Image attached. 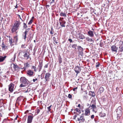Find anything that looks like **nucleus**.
<instances>
[{"instance_id":"nucleus-1","label":"nucleus","mask_w":123,"mask_h":123,"mask_svg":"<svg viewBox=\"0 0 123 123\" xmlns=\"http://www.w3.org/2000/svg\"><path fill=\"white\" fill-rule=\"evenodd\" d=\"M21 84L19 86L20 88L28 86L30 85V82L25 77H22L20 79Z\"/></svg>"},{"instance_id":"nucleus-2","label":"nucleus","mask_w":123,"mask_h":123,"mask_svg":"<svg viewBox=\"0 0 123 123\" xmlns=\"http://www.w3.org/2000/svg\"><path fill=\"white\" fill-rule=\"evenodd\" d=\"M20 23L19 21H17L15 22L11 29V31L12 33L15 32L16 34H17L18 32L17 31L19 28Z\"/></svg>"},{"instance_id":"nucleus-3","label":"nucleus","mask_w":123,"mask_h":123,"mask_svg":"<svg viewBox=\"0 0 123 123\" xmlns=\"http://www.w3.org/2000/svg\"><path fill=\"white\" fill-rule=\"evenodd\" d=\"M95 98L93 99H92L91 102V104L89 107V108L90 107H91V109H92L93 111H94V110L96 108V103L95 102Z\"/></svg>"},{"instance_id":"nucleus-4","label":"nucleus","mask_w":123,"mask_h":123,"mask_svg":"<svg viewBox=\"0 0 123 123\" xmlns=\"http://www.w3.org/2000/svg\"><path fill=\"white\" fill-rule=\"evenodd\" d=\"M119 52H122L123 51V42L120 41L119 43Z\"/></svg>"},{"instance_id":"nucleus-5","label":"nucleus","mask_w":123,"mask_h":123,"mask_svg":"<svg viewBox=\"0 0 123 123\" xmlns=\"http://www.w3.org/2000/svg\"><path fill=\"white\" fill-rule=\"evenodd\" d=\"M78 121H79L80 122H84L85 121V119L84 117V114H82L81 115L80 117H78L77 118Z\"/></svg>"},{"instance_id":"nucleus-6","label":"nucleus","mask_w":123,"mask_h":123,"mask_svg":"<svg viewBox=\"0 0 123 123\" xmlns=\"http://www.w3.org/2000/svg\"><path fill=\"white\" fill-rule=\"evenodd\" d=\"M9 91L12 92L13 91L14 85L13 83H11L9 86Z\"/></svg>"},{"instance_id":"nucleus-7","label":"nucleus","mask_w":123,"mask_h":123,"mask_svg":"<svg viewBox=\"0 0 123 123\" xmlns=\"http://www.w3.org/2000/svg\"><path fill=\"white\" fill-rule=\"evenodd\" d=\"M7 37H9V42L10 44V46H12L13 45H15L14 42H13V40L12 37H11L10 36H7Z\"/></svg>"},{"instance_id":"nucleus-8","label":"nucleus","mask_w":123,"mask_h":123,"mask_svg":"<svg viewBox=\"0 0 123 123\" xmlns=\"http://www.w3.org/2000/svg\"><path fill=\"white\" fill-rule=\"evenodd\" d=\"M122 108L121 106L119 107L116 110L117 114V116L120 115L121 114Z\"/></svg>"},{"instance_id":"nucleus-9","label":"nucleus","mask_w":123,"mask_h":123,"mask_svg":"<svg viewBox=\"0 0 123 123\" xmlns=\"http://www.w3.org/2000/svg\"><path fill=\"white\" fill-rule=\"evenodd\" d=\"M30 55L29 53L26 51V52H25L24 55H23L25 59L27 60L30 58Z\"/></svg>"},{"instance_id":"nucleus-10","label":"nucleus","mask_w":123,"mask_h":123,"mask_svg":"<svg viewBox=\"0 0 123 123\" xmlns=\"http://www.w3.org/2000/svg\"><path fill=\"white\" fill-rule=\"evenodd\" d=\"M81 68L78 66H76L74 68V70L77 74L79 73L81 71Z\"/></svg>"},{"instance_id":"nucleus-11","label":"nucleus","mask_w":123,"mask_h":123,"mask_svg":"<svg viewBox=\"0 0 123 123\" xmlns=\"http://www.w3.org/2000/svg\"><path fill=\"white\" fill-rule=\"evenodd\" d=\"M111 48V50L112 51L115 52H117V50L118 49V47L115 45L112 46Z\"/></svg>"},{"instance_id":"nucleus-12","label":"nucleus","mask_w":123,"mask_h":123,"mask_svg":"<svg viewBox=\"0 0 123 123\" xmlns=\"http://www.w3.org/2000/svg\"><path fill=\"white\" fill-rule=\"evenodd\" d=\"M59 23L60 25L62 27H65V24L66 23V22L64 20H61V18L59 19Z\"/></svg>"},{"instance_id":"nucleus-13","label":"nucleus","mask_w":123,"mask_h":123,"mask_svg":"<svg viewBox=\"0 0 123 123\" xmlns=\"http://www.w3.org/2000/svg\"><path fill=\"white\" fill-rule=\"evenodd\" d=\"M51 74L49 73H47L45 74V79L46 81H48L49 80V77L50 76Z\"/></svg>"},{"instance_id":"nucleus-14","label":"nucleus","mask_w":123,"mask_h":123,"mask_svg":"<svg viewBox=\"0 0 123 123\" xmlns=\"http://www.w3.org/2000/svg\"><path fill=\"white\" fill-rule=\"evenodd\" d=\"M90 110L89 108H87L85 110L84 115L86 116H89L90 114Z\"/></svg>"},{"instance_id":"nucleus-15","label":"nucleus","mask_w":123,"mask_h":123,"mask_svg":"<svg viewBox=\"0 0 123 123\" xmlns=\"http://www.w3.org/2000/svg\"><path fill=\"white\" fill-rule=\"evenodd\" d=\"M33 117L31 116H29L28 117L27 123H31L32 122Z\"/></svg>"},{"instance_id":"nucleus-16","label":"nucleus","mask_w":123,"mask_h":123,"mask_svg":"<svg viewBox=\"0 0 123 123\" xmlns=\"http://www.w3.org/2000/svg\"><path fill=\"white\" fill-rule=\"evenodd\" d=\"M34 72L31 70H29L27 71L26 73L29 76H32Z\"/></svg>"},{"instance_id":"nucleus-17","label":"nucleus","mask_w":123,"mask_h":123,"mask_svg":"<svg viewBox=\"0 0 123 123\" xmlns=\"http://www.w3.org/2000/svg\"><path fill=\"white\" fill-rule=\"evenodd\" d=\"M43 66V62H39V64L38 66L37 69L38 70V71L40 72Z\"/></svg>"},{"instance_id":"nucleus-18","label":"nucleus","mask_w":123,"mask_h":123,"mask_svg":"<svg viewBox=\"0 0 123 123\" xmlns=\"http://www.w3.org/2000/svg\"><path fill=\"white\" fill-rule=\"evenodd\" d=\"M29 28L26 29V30L25 31V32L23 33V37H24V39L25 40L26 39L27 34L28 31V30H29Z\"/></svg>"},{"instance_id":"nucleus-19","label":"nucleus","mask_w":123,"mask_h":123,"mask_svg":"<svg viewBox=\"0 0 123 123\" xmlns=\"http://www.w3.org/2000/svg\"><path fill=\"white\" fill-rule=\"evenodd\" d=\"M87 34L89 36L91 37H93L94 35L93 32L90 30L87 32Z\"/></svg>"},{"instance_id":"nucleus-20","label":"nucleus","mask_w":123,"mask_h":123,"mask_svg":"<svg viewBox=\"0 0 123 123\" xmlns=\"http://www.w3.org/2000/svg\"><path fill=\"white\" fill-rule=\"evenodd\" d=\"M13 42H14V44L16 45L17 44V43L18 40V38L17 36H16L14 37V38L13 40Z\"/></svg>"},{"instance_id":"nucleus-21","label":"nucleus","mask_w":123,"mask_h":123,"mask_svg":"<svg viewBox=\"0 0 123 123\" xmlns=\"http://www.w3.org/2000/svg\"><path fill=\"white\" fill-rule=\"evenodd\" d=\"M24 65L25 66L23 68L24 70L26 69V68L29 67L30 66L28 62L25 63Z\"/></svg>"},{"instance_id":"nucleus-22","label":"nucleus","mask_w":123,"mask_h":123,"mask_svg":"<svg viewBox=\"0 0 123 123\" xmlns=\"http://www.w3.org/2000/svg\"><path fill=\"white\" fill-rule=\"evenodd\" d=\"M86 40L88 41L89 42H92L93 43L94 42V41L92 39L90 38L89 37H88L86 38Z\"/></svg>"},{"instance_id":"nucleus-23","label":"nucleus","mask_w":123,"mask_h":123,"mask_svg":"<svg viewBox=\"0 0 123 123\" xmlns=\"http://www.w3.org/2000/svg\"><path fill=\"white\" fill-rule=\"evenodd\" d=\"M6 57V56H5L4 57L0 56V62H3Z\"/></svg>"},{"instance_id":"nucleus-24","label":"nucleus","mask_w":123,"mask_h":123,"mask_svg":"<svg viewBox=\"0 0 123 123\" xmlns=\"http://www.w3.org/2000/svg\"><path fill=\"white\" fill-rule=\"evenodd\" d=\"M13 68L15 69V70L16 71L18 70L19 68V67L17 65L14 64H13Z\"/></svg>"},{"instance_id":"nucleus-25","label":"nucleus","mask_w":123,"mask_h":123,"mask_svg":"<svg viewBox=\"0 0 123 123\" xmlns=\"http://www.w3.org/2000/svg\"><path fill=\"white\" fill-rule=\"evenodd\" d=\"M87 93L86 92H85V94L83 95V98L84 100H86L88 98V96H87Z\"/></svg>"},{"instance_id":"nucleus-26","label":"nucleus","mask_w":123,"mask_h":123,"mask_svg":"<svg viewBox=\"0 0 123 123\" xmlns=\"http://www.w3.org/2000/svg\"><path fill=\"white\" fill-rule=\"evenodd\" d=\"M77 49L80 52H82L83 50V49L80 46H77Z\"/></svg>"},{"instance_id":"nucleus-27","label":"nucleus","mask_w":123,"mask_h":123,"mask_svg":"<svg viewBox=\"0 0 123 123\" xmlns=\"http://www.w3.org/2000/svg\"><path fill=\"white\" fill-rule=\"evenodd\" d=\"M79 38L80 39H82L85 38V37L82 34H79Z\"/></svg>"},{"instance_id":"nucleus-28","label":"nucleus","mask_w":123,"mask_h":123,"mask_svg":"<svg viewBox=\"0 0 123 123\" xmlns=\"http://www.w3.org/2000/svg\"><path fill=\"white\" fill-rule=\"evenodd\" d=\"M89 95H91L93 97H94L95 95V94L94 92L92 91L89 92Z\"/></svg>"},{"instance_id":"nucleus-29","label":"nucleus","mask_w":123,"mask_h":123,"mask_svg":"<svg viewBox=\"0 0 123 123\" xmlns=\"http://www.w3.org/2000/svg\"><path fill=\"white\" fill-rule=\"evenodd\" d=\"M60 15L61 16H63L64 17H66L67 16L66 14L62 12L60 13Z\"/></svg>"},{"instance_id":"nucleus-30","label":"nucleus","mask_w":123,"mask_h":123,"mask_svg":"<svg viewBox=\"0 0 123 123\" xmlns=\"http://www.w3.org/2000/svg\"><path fill=\"white\" fill-rule=\"evenodd\" d=\"M25 53V52L23 51L20 50L18 54V55L19 56V55H22L24 53Z\"/></svg>"},{"instance_id":"nucleus-31","label":"nucleus","mask_w":123,"mask_h":123,"mask_svg":"<svg viewBox=\"0 0 123 123\" xmlns=\"http://www.w3.org/2000/svg\"><path fill=\"white\" fill-rule=\"evenodd\" d=\"M104 88L103 87H101L99 89V90L100 93H101L103 92L104 91Z\"/></svg>"},{"instance_id":"nucleus-32","label":"nucleus","mask_w":123,"mask_h":123,"mask_svg":"<svg viewBox=\"0 0 123 123\" xmlns=\"http://www.w3.org/2000/svg\"><path fill=\"white\" fill-rule=\"evenodd\" d=\"M3 123H11L9 122V121L7 120L6 119H4L3 120Z\"/></svg>"},{"instance_id":"nucleus-33","label":"nucleus","mask_w":123,"mask_h":123,"mask_svg":"<svg viewBox=\"0 0 123 123\" xmlns=\"http://www.w3.org/2000/svg\"><path fill=\"white\" fill-rule=\"evenodd\" d=\"M53 39L54 43H55L56 44L58 43V39H57L55 37H54L53 38Z\"/></svg>"},{"instance_id":"nucleus-34","label":"nucleus","mask_w":123,"mask_h":123,"mask_svg":"<svg viewBox=\"0 0 123 123\" xmlns=\"http://www.w3.org/2000/svg\"><path fill=\"white\" fill-rule=\"evenodd\" d=\"M31 68L32 69H34V70L35 72H36L37 70L38 69H37V68L36 67V66H32Z\"/></svg>"},{"instance_id":"nucleus-35","label":"nucleus","mask_w":123,"mask_h":123,"mask_svg":"<svg viewBox=\"0 0 123 123\" xmlns=\"http://www.w3.org/2000/svg\"><path fill=\"white\" fill-rule=\"evenodd\" d=\"M21 100V97H18L16 101V103L17 104H19V102Z\"/></svg>"},{"instance_id":"nucleus-36","label":"nucleus","mask_w":123,"mask_h":123,"mask_svg":"<svg viewBox=\"0 0 123 123\" xmlns=\"http://www.w3.org/2000/svg\"><path fill=\"white\" fill-rule=\"evenodd\" d=\"M77 46V44H74L72 45V47L75 49H76V47Z\"/></svg>"},{"instance_id":"nucleus-37","label":"nucleus","mask_w":123,"mask_h":123,"mask_svg":"<svg viewBox=\"0 0 123 123\" xmlns=\"http://www.w3.org/2000/svg\"><path fill=\"white\" fill-rule=\"evenodd\" d=\"M1 46L2 47V49L3 50H5L7 49V46H6V45L5 46Z\"/></svg>"},{"instance_id":"nucleus-38","label":"nucleus","mask_w":123,"mask_h":123,"mask_svg":"<svg viewBox=\"0 0 123 123\" xmlns=\"http://www.w3.org/2000/svg\"><path fill=\"white\" fill-rule=\"evenodd\" d=\"M58 60H59V63L61 64L62 62V59L61 56H59L58 57Z\"/></svg>"},{"instance_id":"nucleus-39","label":"nucleus","mask_w":123,"mask_h":123,"mask_svg":"<svg viewBox=\"0 0 123 123\" xmlns=\"http://www.w3.org/2000/svg\"><path fill=\"white\" fill-rule=\"evenodd\" d=\"M36 113H37V114H38V113H39L40 111V108H37L36 110Z\"/></svg>"},{"instance_id":"nucleus-40","label":"nucleus","mask_w":123,"mask_h":123,"mask_svg":"<svg viewBox=\"0 0 123 123\" xmlns=\"http://www.w3.org/2000/svg\"><path fill=\"white\" fill-rule=\"evenodd\" d=\"M74 110L77 112L79 113H80L81 112L80 110L78 108H76Z\"/></svg>"},{"instance_id":"nucleus-41","label":"nucleus","mask_w":123,"mask_h":123,"mask_svg":"<svg viewBox=\"0 0 123 123\" xmlns=\"http://www.w3.org/2000/svg\"><path fill=\"white\" fill-rule=\"evenodd\" d=\"M99 115L102 117H104L105 116L106 114L105 113H102V112Z\"/></svg>"},{"instance_id":"nucleus-42","label":"nucleus","mask_w":123,"mask_h":123,"mask_svg":"<svg viewBox=\"0 0 123 123\" xmlns=\"http://www.w3.org/2000/svg\"><path fill=\"white\" fill-rule=\"evenodd\" d=\"M54 31H53V28L52 27L51 31H50V33L51 34H54Z\"/></svg>"},{"instance_id":"nucleus-43","label":"nucleus","mask_w":123,"mask_h":123,"mask_svg":"<svg viewBox=\"0 0 123 123\" xmlns=\"http://www.w3.org/2000/svg\"><path fill=\"white\" fill-rule=\"evenodd\" d=\"M23 27L25 28H26L27 27V26L25 23H23Z\"/></svg>"},{"instance_id":"nucleus-44","label":"nucleus","mask_w":123,"mask_h":123,"mask_svg":"<svg viewBox=\"0 0 123 123\" xmlns=\"http://www.w3.org/2000/svg\"><path fill=\"white\" fill-rule=\"evenodd\" d=\"M52 106V105H51L50 106L47 107V109L49 111H50L51 110V109H50V108Z\"/></svg>"},{"instance_id":"nucleus-45","label":"nucleus","mask_w":123,"mask_h":123,"mask_svg":"<svg viewBox=\"0 0 123 123\" xmlns=\"http://www.w3.org/2000/svg\"><path fill=\"white\" fill-rule=\"evenodd\" d=\"M31 91V89L30 88H28L27 90L25 92H29Z\"/></svg>"},{"instance_id":"nucleus-46","label":"nucleus","mask_w":123,"mask_h":123,"mask_svg":"<svg viewBox=\"0 0 123 123\" xmlns=\"http://www.w3.org/2000/svg\"><path fill=\"white\" fill-rule=\"evenodd\" d=\"M33 22V20L32 19H31L30 20V21L28 23V25H30L32 24Z\"/></svg>"},{"instance_id":"nucleus-47","label":"nucleus","mask_w":123,"mask_h":123,"mask_svg":"<svg viewBox=\"0 0 123 123\" xmlns=\"http://www.w3.org/2000/svg\"><path fill=\"white\" fill-rule=\"evenodd\" d=\"M68 97L69 98H72V95L70 94H69L68 95Z\"/></svg>"},{"instance_id":"nucleus-48","label":"nucleus","mask_w":123,"mask_h":123,"mask_svg":"<svg viewBox=\"0 0 123 123\" xmlns=\"http://www.w3.org/2000/svg\"><path fill=\"white\" fill-rule=\"evenodd\" d=\"M21 47L23 48H26L25 44H22L21 46Z\"/></svg>"},{"instance_id":"nucleus-49","label":"nucleus","mask_w":123,"mask_h":123,"mask_svg":"<svg viewBox=\"0 0 123 123\" xmlns=\"http://www.w3.org/2000/svg\"><path fill=\"white\" fill-rule=\"evenodd\" d=\"M68 41H69L70 43L73 42V41L71 39H68Z\"/></svg>"},{"instance_id":"nucleus-50","label":"nucleus","mask_w":123,"mask_h":123,"mask_svg":"<svg viewBox=\"0 0 123 123\" xmlns=\"http://www.w3.org/2000/svg\"><path fill=\"white\" fill-rule=\"evenodd\" d=\"M94 116L93 115H92L91 116V118L92 119H93L94 118Z\"/></svg>"},{"instance_id":"nucleus-51","label":"nucleus","mask_w":123,"mask_h":123,"mask_svg":"<svg viewBox=\"0 0 123 123\" xmlns=\"http://www.w3.org/2000/svg\"><path fill=\"white\" fill-rule=\"evenodd\" d=\"M77 89V87H76L75 88H74L73 89V90L74 91H75V90Z\"/></svg>"},{"instance_id":"nucleus-52","label":"nucleus","mask_w":123,"mask_h":123,"mask_svg":"<svg viewBox=\"0 0 123 123\" xmlns=\"http://www.w3.org/2000/svg\"><path fill=\"white\" fill-rule=\"evenodd\" d=\"M16 54H14V56H13V58L14 59V60H15V59L16 58Z\"/></svg>"},{"instance_id":"nucleus-53","label":"nucleus","mask_w":123,"mask_h":123,"mask_svg":"<svg viewBox=\"0 0 123 123\" xmlns=\"http://www.w3.org/2000/svg\"><path fill=\"white\" fill-rule=\"evenodd\" d=\"M2 102L1 101H0V106L1 105V106H2V104H3Z\"/></svg>"},{"instance_id":"nucleus-54","label":"nucleus","mask_w":123,"mask_h":123,"mask_svg":"<svg viewBox=\"0 0 123 123\" xmlns=\"http://www.w3.org/2000/svg\"><path fill=\"white\" fill-rule=\"evenodd\" d=\"M44 67L45 68H47L48 67V64H46L45 65Z\"/></svg>"},{"instance_id":"nucleus-55","label":"nucleus","mask_w":123,"mask_h":123,"mask_svg":"<svg viewBox=\"0 0 123 123\" xmlns=\"http://www.w3.org/2000/svg\"><path fill=\"white\" fill-rule=\"evenodd\" d=\"M37 80V79H33V82H34L36 80Z\"/></svg>"},{"instance_id":"nucleus-56","label":"nucleus","mask_w":123,"mask_h":123,"mask_svg":"<svg viewBox=\"0 0 123 123\" xmlns=\"http://www.w3.org/2000/svg\"><path fill=\"white\" fill-rule=\"evenodd\" d=\"M5 45L4 43L3 42H2V46H5Z\"/></svg>"},{"instance_id":"nucleus-57","label":"nucleus","mask_w":123,"mask_h":123,"mask_svg":"<svg viewBox=\"0 0 123 123\" xmlns=\"http://www.w3.org/2000/svg\"><path fill=\"white\" fill-rule=\"evenodd\" d=\"M99 64H97L96 65V67H99Z\"/></svg>"},{"instance_id":"nucleus-58","label":"nucleus","mask_w":123,"mask_h":123,"mask_svg":"<svg viewBox=\"0 0 123 123\" xmlns=\"http://www.w3.org/2000/svg\"><path fill=\"white\" fill-rule=\"evenodd\" d=\"M99 45L100 47H103L102 44L101 43H100Z\"/></svg>"},{"instance_id":"nucleus-59","label":"nucleus","mask_w":123,"mask_h":123,"mask_svg":"<svg viewBox=\"0 0 123 123\" xmlns=\"http://www.w3.org/2000/svg\"><path fill=\"white\" fill-rule=\"evenodd\" d=\"M0 86L1 87H2V85L1 83H0Z\"/></svg>"},{"instance_id":"nucleus-60","label":"nucleus","mask_w":123,"mask_h":123,"mask_svg":"<svg viewBox=\"0 0 123 123\" xmlns=\"http://www.w3.org/2000/svg\"><path fill=\"white\" fill-rule=\"evenodd\" d=\"M18 6H17V4L15 6V8H18Z\"/></svg>"},{"instance_id":"nucleus-61","label":"nucleus","mask_w":123,"mask_h":123,"mask_svg":"<svg viewBox=\"0 0 123 123\" xmlns=\"http://www.w3.org/2000/svg\"><path fill=\"white\" fill-rule=\"evenodd\" d=\"M80 104H79L78 105V107H80Z\"/></svg>"},{"instance_id":"nucleus-62","label":"nucleus","mask_w":123,"mask_h":123,"mask_svg":"<svg viewBox=\"0 0 123 123\" xmlns=\"http://www.w3.org/2000/svg\"><path fill=\"white\" fill-rule=\"evenodd\" d=\"M54 2V1H52V2H51V3H53V2Z\"/></svg>"},{"instance_id":"nucleus-63","label":"nucleus","mask_w":123,"mask_h":123,"mask_svg":"<svg viewBox=\"0 0 123 123\" xmlns=\"http://www.w3.org/2000/svg\"><path fill=\"white\" fill-rule=\"evenodd\" d=\"M18 117V116H17V117L15 118V119L16 120L17 118V117Z\"/></svg>"},{"instance_id":"nucleus-64","label":"nucleus","mask_w":123,"mask_h":123,"mask_svg":"<svg viewBox=\"0 0 123 123\" xmlns=\"http://www.w3.org/2000/svg\"><path fill=\"white\" fill-rule=\"evenodd\" d=\"M122 13L123 14V9H122Z\"/></svg>"}]
</instances>
